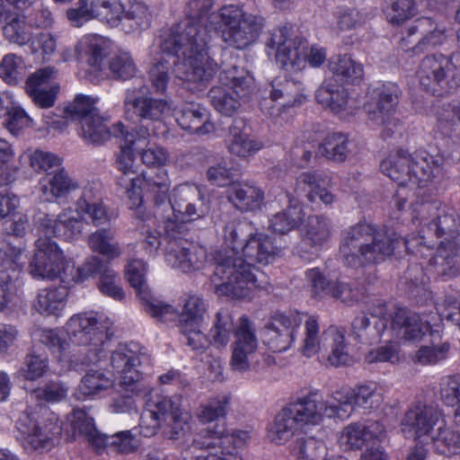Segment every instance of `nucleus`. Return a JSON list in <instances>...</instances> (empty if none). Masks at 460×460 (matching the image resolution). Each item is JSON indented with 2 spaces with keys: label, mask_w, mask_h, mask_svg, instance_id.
I'll return each mask as SVG.
<instances>
[{
  "label": "nucleus",
  "mask_w": 460,
  "mask_h": 460,
  "mask_svg": "<svg viewBox=\"0 0 460 460\" xmlns=\"http://www.w3.org/2000/svg\"><path fill=\"white\" fill-rule=\"evenodd\" d=\"M249 226L235 220L223 228V247L216 253V268L210 278L214 293L231 299L249 297L268 283L253 263L267 265L280 253L267 234L249 233Z\"/></svg>",
  "instance_id": "nucleus-1"
},
{
  "label": "nucleus",
  "mask_w": 460,
  "mask_h": 460,
  "mask_svg": "<svg viewBox=\"0 0 460 460\" xmlns=\"http://www.w3.org/2000/svg\"><path fill=\"white\" fill-rule=\"evenodd\" d=\"M213 6L212 0H188L184 7L185 18L163 35V51L172 53L178 45L183 49L182 61L176 64L175 73L180 78L200 82L212 79L217 66L207 52L210 40L208 26L202 22L208 19Z\"/></svg>",
  "instance_id": "nucleus-2"
},
{
  "label": "nucleus",
  "mask_w": 460,
  "mask_h": 460,
  "mask_svg": "<svg viewBox=\"0 0 460 460\" xmlns=\"http://www.w3.org/2000/svg\"><path fill=\"white\" fill-rule=\"evenodd\" d=\"M437 205L431 203H422L413 209L412 221L414 224H424L428 234L425 236H411L402 238V240L411 241V250H405V252L420 253V256L428 255L425 251L431 250L430 245L427 244L426 239L435 235L444 238L441 241L436 255L432 258V263L438 267V273L456 275L460 272V254L455 239L460 233V217L453 214L437 215Z\"/></svg>",
  "instance_id": "nucleus-3"
},
{
  "label": "nucleus",
  "mask_w": 460,
  "mask_h": 460,
  "mask_svg": "<svg viewBox=\"0 0 460 460\" xmlns=\"http://www.w3.org/2000/svg\"><path fill=\"white\" fill-rule=\"evenodd\" d=\"M119 138L123 141L120 143V150L117 155L116 167L121 174L117 180V184L123 190L128 208L135 210L137 218L146 221L148 215L143 204V185L145 184L147 190L153 193L155 206L159 208L167 200L170 180L166 171L155 176H147L145 172L137 173L136 164L137 154L133 145L136 139L135 129L131 132L125 129L124 136Z\"/></svg>",
  "instance_id": "nucleus-4"
},
{
  "label": "nucleus",
  "mask_w": 460,
  "mask_h": 460,
  "mask_svg": "<svg viewBox=\"0 0 460 460\" xmlns=\"http://www.w3.org/2000/svg\"><path fill=\"white\" fill-rule=\"evenodd\" d=\"M411 241L402 240L395 233L376 232L367 223H358L341 234L340 252L350 267H360L385 261L393 253L401 254L411 250Z\"/></svg>",
  "instance_id": "nucleus-5"
},
{
  "label": "nucleus",
  "mask_w": 460,
  "mask_h": 460,
  "mask_svg": "<svg viewBox=\"0 0 460 460\" xmlns=\"http://www.w3.org/2000/svg\"><path fill=\"white\" fill-rule=\"evenodd\" d=\"M111 323L95 312L72 315L66 323L71 341L82 348L81 357L71 359V364L89 366L97 364L104 357L105 347L112 336Z\"/></svg>",
  "instance_id": "nucleus-6"
},
{
  "label": "nucleus",
  "mask_w": 460,
  "mask_h": 460,
  "mask_svg": "<svg viewBox=\"0 0 460 460\" xmlns=\"http://www.w3.org/2000/svg\"><path fill=\"white\" fill-rule=\"evenodd\" d=\"M265 46L269 57L273 56L277 63L292 72L303 70L306 64L319 67L327 58L324 48L318 45L308 47L305 40L293 37L290 30L286 27L273 30Z\"/></svg>",
  "instance_id": "nucleus-7"
},
{
  "label": "nucleus",
  "mask_w": 460,
  "mask_h": 460,
  "mask_svg": "<svg viewBox=\"0 0 460 460\" xmlns=\"http://www.w3.org/2000/svg\"><path fill=\"white\" fill-rule=\"evenodd\" d=\"M169 204L171 213L161 216L165 236L184 234L185 224L205 217L210 208L202 187L190 182L174 187Z\"/></svg>",
  "instance_id": "nucleus-8"
},
{
  "label": "nucleus",
  "mask_w": 460,
  "mask_h": 460,
  "mask_svg": "<svg viewBox=\"0 0 460 460\" xmlns=\"http://www.w3.org/2000/svg\"><path fill=\"white\" fill-rule=\"evenodd\" d=\"M209 26L220 32L227 46L243 49L259 39L264 20L261 16L245 13L238 5L229 4L212 13Z\"/></svg>",
  "instance_id": "nucleus-9"
},
{
  "label": "nucleus",
  "mask_w": 460,
  "mask_h": 460,
  "mask_svg": "<svg viewBox=\"0 0 460 460\" xmlns=\"http://www.w3.org/2000/svg\"><path fill=\"white\" fill-rule=\"evenodd\" d=\"M251 433L243 429L227 432L225 425L215 424L213 428L202 429L192 440L196 449L208 454L190 456V449L182 455L184 460H243L241 452L250 444Z\"/></svg>",
  "instance_id": "nucleus-10"
},
{
  "label": "nucleus",
  "mask_w": 460,
  "mask_h": 460,
  "mask_svg": "<svg viewBox=\"0 0 460 460\" xmlns=\"http://www.w3.org/2000/svg\"><path fill=\"white\" fill-rule=\"evenodd\" d=\"M22 447L29 453L51 450L59 440L63 425L58 416L47 407L28 409L16 421Z\"/></svg>",
  "instance_id": "nucleus-11"
},
{
  "label": "nucleus",
  "mask_w": 460,
  "mask_h": 460,
  "mask_svg": "<svg viewBox=\"0 0 460 460\" xmlns=\"http://www.w3.org/2000/svg\"><path fill=\"white\" fill-rule=\"evenodd\" d=\"M155 410L146 409L140 417L139 433L144 437H152L160 427L170 439H178L189 429L191 415L182 407L180 395L164 396L157 399Z\"/></svg>",
  "instance_id": "nucleus-12"
},
{
  "label": "nucleus",
  "mask_w": 460,
  "mask_h": 460,
  "mask_svg": "<svg viewBox=\"0 0 460 460\" xmlns=\"http://www.w3.org/2000/svg\"><path fill=\"white\" fill-rule=\"evenodd\" d=\"M441 164V158L434 157L426 152H417L413 155L399 150L390 154L380 164L381 172L398 182L399 186L408 183L424 186Z\"/></svg>",
  "instance_id": "nucleus-13"
},
{
  "label": "nucleus",
  "mask_w": 460,
  "mask_h": 460,
  "mask_svg": "<svg viewBox=\"0 0 460 460\" xmlns=\"http://www.w3.org/2000/svg\"><path fill=\"white\" fill-rule=\"evenodd\" d=\"M420 85L432 93H449L460 87V55L425 57L418 71Z\"/></svg>",
  "instance_id": "nucleus-14"
},
{
  "label": "nucleus",
  "mask_w": 460,
  "mask_h": 460,
  "mask_svg": "<svg viewBox=\"0 0 460 460\" xmlns=\"http://www.w3.org/2000/svg\"><path fill=\"white\" fill-rule=\"evenodd\" d=\"M149 363V357L137 343L120 344L112 351L110 364L119 375V385L128 393L146 395L150 388L142 379L138 367Z\"/></svg>",
  "instance_id": "nucleus-15"
},
{
  "label": "nucleus",
  "mask_w": 460,
  "mask_h": 460,
  "mask_svg": "<svg viewBox=\"0 0 460 460\" xmlns=\"http://www.w3.org/2000/svg\"><path fill=\"white\" fill-rule=\"evenodd\" d=\"M220 85L209 91L211 104L219 113L232 116L240 108L241 101L252 93L253 80L243 71L233 67L220 75Z\"/></svg>",
  "instance_id": "nucleus-16"
},
{
  "label": "nucleus",
  "mask_w": 460,
  "mask_h": 460,
  "mask_svg": "<svg viewBox=\"0 0 460 460\" xmlns=\"http://www.w3.org/2000/svg\"><path fill=\"white\" fill-rule=\"evenodd\" d=\"M70 260L59 245L48 236H39L34 243L33 256L29 263V273L36 279L68 280Z\"/></svg>",
  "instance_id": "nucleus-17"
},
{
  "label": "nucleus",
  "mask_w": 460,
  "mask_h": 460,
  "mask_svg": "<svg viewBox=\"0 0 460 460\" xmlns=\"http://www.w3.org/2000/svg\"><path fill=\"white\" fill-rule=\"evenodd\" d=\"M401 90L394 83H382L369 92V100L365 104L368 121L376 127H383L386 135H392L402 126L394 117Z\"/></svg>",
  "instance_id": "nucleus-18"
},
{
  "label": "nucleus",
  "mask_w": 460,
  "mask_h": 460,
  "mask_svg": "<svg viewBox=\"0 0 460 460\" xmlns=\"http://www.w3.org/2000/svg\"><path fill=\"white\" fill-rule=\"evenodd\" d=\"M173 309L175 315L171 319L158 318L163 321L173 320L179 317V326L181 332L184 335L187 344L193 349H203L207 347V337L203 332L205 325V314L207 312V304L199 296H189L182 305L181 314H177Z\"/></svg>",
  "instance_id": "nucleus-19"
},
{
  "label": "nucleus",
  "mask_w": 460,
  "mask_h": 460,
  "mask_svg": "<svg viewBox=\"0 0 460 460\" xmlns=\"http://www.w3.org/2000/svg\"><path fill=\"white\" fill-rule=\"evenodd\" d=\"M183 234L164 236L166 241L164 258L166 263L181 272L190 273L202 270L207 263V251L202 246L189 243Z\"/></svg>",
  "instance_id": "nucleus-20"
},
{
  "label": "nucleus",
  "mask_w": 460,
  "mask_h": 460,
  "mask_svg": "<svg viewBox=\"0 0 460 460\" xmlns=\"http://www.w3.org/2000/svg\"><path fill=\"white\" fill-rule=\"evenodd\" d=\"M303 318V314L296 311L275 314L262 331L263 343L273 352L287 351L295 342Z\"/></svg>",
  "instance_id": "nucleus-21"
},
{
  "label": "nucleus",
  "mask_w": 460,
  "mask_h": 460,
  "mask_svg": "<svg viewBox=\"0 0 460 460\" xmlns=\"http://www.w3.org/2000/svg\"><path fill=\"white\" fill-rule=\"evenodd\" d=\"M440 423H443V414L438 406L419 402L405 412L401 420V431L407 438L424 441L430 439L434 428Z\"/></svg>",
  "instance_id": "nucleus-22"
},
{
  "label": "nucleus",
  "mask_w": 460,
  "mask_h": 460,
  "mask_svg": "<svg viewBox=\"0 0 460 460\" xmlns=\"http://www.w3.org/2000/svg\"><path fill=\"white\" fill-rule=\"evenodd\" d=\"M231 349L230 365L234 371L245 373L254 367L258 339L252 323L246 316L239 318Z\"/></svg>",
  "instance_id": "nucleus-23"
},
{
  "label": "nucleus",
  "mask_w": 460,
  "mask_h": 460,
  "mask_svg": "<svg viewBox=\"0 0 460 460\" xmlns=\"http://www.w3.org/2000/svg\"><path fill=\"white\" fill-rule=\"evenodd\" d=\"M147 265L142 260L132 259L126 267V278L142 300L145 311L155 318L171 319L175 315L171 305L154 297L146 281Z\"/></svg>",
  "instance_id": "nucleus-24"
},
{
  "label": "nucleus",
  "mask_w": 460,
  "mask_h": 460,
  "mask_svg": "<svg viewBox=\"0 0 460 460\" xmlns=\"http://www.w3.org/2000/svg\"><path fill=\"white\" fill-rule=\"evenodd\" d=\"M183 49L178 45L175 50L172 53L164 52L162 49L161 43L157 47H153L151 49V55L153 56L152 65L148 70L149 81L156 93H164L169 82V64L171 61L173 64V74L175 76L190 84H193V89L199 90L206 86V84L211 80L194 82L177 76L175 73L176 64L182 61Z\"/></svg>",
  "instance_id": "nucleus-25"
},
{
  "label": "nucleus",
  "mask_w": 460,
  "mask_h": 460,
  "mask_svg": "<svg viewBox=\"0 0 460 460\" xmlns=\"http://www.w3.org/2000/svg\"><path fill=\"white\" fill-rule=\"evenodd\" d=\"M39 232L47 236L52 234L67 241L77 239L83 232L84 222L77 214V208H66L56 218L39 212L34 217Z\"/></svg>",
  "instance_id": "nucleus-26"
},
{
  "label": "nucleus",
  "mask_w": 460,
  "mask_h": 460,
  "mask_svg": "<svg viewBox=\"0 0 460 460\" xmlns=\"http://www.w3.org/2000/svg\"><path fill=\"white\" fill-rule=\"evenodd\" d=\"M146 86L127 90L124 103L132 106L134 113L142 120L162 122L171 113L172 106L168 101L144 95Z\"/></svg>",
  "instance_id": "nucleus-27"
},
{
  "label": "nucleus",
  "mask_w": 460,
  "mask_h": 460,
  "mask_svg": "<svg viewBox=\"0 0 460 460\" xmlns=\"http://www.w3.org/2000/svg\"><path fill=\"white\" fill-rule=\"evenodd\" d=\"M392 331L399 339L413 342L421 341L428 332L434 341L440 338L438 329H432L427 320L405 308H397L394 311Z\"/></svg>",
  "instance_id": "nucleus-28"
},
{
  "label": "nucleus",
  "mask_w": 460,
  "mask_h": 460,
  "mask_svg": "<svg viewBox=\"0 0 460 460\" xmlns=\"http://www.w3.org/2000/svg\"><path fill=\"white\" fill-rule=\"evenodd\" d=\"M56 77L57 71L51 66L39 69L28 77L25 91L35 105L42 109L54 106L60 89Z\"/></svg>",
  "instance_id": "nucleus-29"
},
{
  "label": "nucleus",
  "mask_w": 460,
  "mask_h": 460,
  "mask_svg": "<svg viewBox=\"0 0 460 460\" xmlns=\"http://www.w3.org/2000/svg\"><path fill=\"white\" fill-rule=\"evenodd\" d=\"M385 436V425L379 421L367 424L353 422L341 430L337 443L343 451L359 450L370 442L382 441Z\"/></svg>",
  "instance_id": "nucleus-30"
},
{
  "label": "nucleus",
  "mask_w": 460,
  "mask_h": 460,
  "mask_svg": "<svg viewBox=\"0 0 460 460\" xmlns=\"http://www.w3.org/2000/svg\"><path fill=\"white\" fill-rule=\"evenodd\" d=\"M22 252L15 247H9L5 252L0 250V310L11 308L17 303L12 281L16 271L25 263Z\"/></svg>",
  "instance_id": "nucleus-31"
},
{
  "label": "nucleus",
  "mask_w": 460,
  "mask_h": 460,
  "mask_svg": "<svg viewBox=\"0 0 460 460\" xmlns=\"http://www.w3.org/2000/svg\"><path fill=\"white\" fill-rule=\"evenodd\" d=\"M97 99L92 96L78 94L64 110V117L49 112L43 115V121L49 131L62 132L67 127V119L82 123L85 118L94 117L100 112L96 108Z\"/></svg>",
  "instance_id": "nucleus-32"
},
{
  "label": "nucleus",
  "mask_w": 460,
  "mask_h": 460,
  "mask_svg": "<svg viewBox=\"0 0 460 460\" xmlns=\"http://www.w3.org/2000/svg\"><path fill=\"white\" fill-rule=\"evenodd\" d=\"M286 407L301 429L320 425L327 418L325 400L317 392H309Z\"/></svg>",
  "instance_id": "nucleus-33"
},
{
  "label": "nucleus",
  "mask_w": 460,
  "mask_h": 460,
  "mask_svg": "<svg viewBox=\"0 0 460 460\" xmlns=\"http://www.w3.org/2000/svg\"><path fill=\"white\" fill-rule=\"evenodd\" d=\"M306 281L313 296L317 298L331 296L347 305H351L360 298L359 290L352 288L346 283L327 280L317 269L306 271Z\"/></svg>",
  "instance_id": "nucleus-34"
},
{
  "label": "nucleus",
  "mask_w": 460,
  "mask_h": 460,
  "mask_svg": "<svg viewBox=\"0 0 460 460\" xmlns=\"http://www.w3.org/2000/svg\"><path fill=\"white\" fill-rule=\"evenodd\" d=\"M133 145L141 163L147 168L161 169L171 164V155L163 146L150 142V133L143 127L135 128Z\"/></svg>",
  "instance_id": "nucleus-35"
},
{
  "label": "nucleus",
  "mask_w": 460,
  "mask_h": 460,
  "mask_svg": "<svg viewBox=\"0 0 460 460\" xmlns=\"http://www.w3.org/2000/svg\"><path fill=\"white\" fill-rule=\"evenodd\" d=\"M125 134V126L117 122L109 127L100 114L88 117L79 124L78 135L87 144L102 145L111 137H120Z\"/></svg>",
  "instance_id": "nucleus-36"
},
{
  "label": "nucleus",
  "mask_w": 460,
  "mask_h": 460,
  "mask_svg": "<svg viewBox=\"0 0 460 460\" xmlns=\"http://www.w3.org/2000/svg\"><path fill=\"white\" fill-rule=\"evenodd\" d=\"M76 208L82 220L86 217L95 226L106 225L111 220V216L99 197V190L92 184L84 188L76 201Z\"/></svg>",
  "instance_id": "nucleus-37"
},
{
  "label": "nucleus",
  "mask_w": 460,
  "mask_h": 460,
  "mask_svg": "<svg viewBox=\"0 0 460 460\" xmlns=\"http://www.w3.org/2000/svg\"><path fill=\"white\" fill-rule=\"evenodd\" d=\"M303 333L301 338L300 352L306 358H312L322 350L327 349L329 327L320 331L318 318L314 315L303 314Z\"/></svg>",
  "instance_id": "nucleus-38"
},
{
  "label": "nucleus",
  "mask_w": 460,
  "mask_h": 460,
  "mask_svg": "<svg viewBox=\"0 0 460 460\" xmlns=\"http://www.w3.org/2000/svg\"><path fill=\"white\" fill-rule=\"evenodd\" d=\"M78 189V180L72 177L63 167L58 168L50 178L43 177L39 181V190L47 201L66 197Z\"/></svg>",
  "instance_id": "nucleus-39"
},
{
  "label": "nucleus",
  "mask_w": 460,
  "mask_h": 460,
  "mask_svg": "<svg viewBox=\"0 0 460 460\" xmlns=\"http://www.w3.org/2000/svg\"><path fill=\"white\" fill-rule=\"evenodd\" d=\"M176 120L182 129L195 134L206 135L215 130L207 109L195 102L185 103L176 113Z\"/></svg>",
  "instance_id": "nucleus-40"
},
{
  "label": "nucleus",
  "mask_w": 460,
  "mask_h": 460,
  "mask_svg": "<svg viewBox=\"0 0 460 460\" xmlns=\"http://www.w3.org/2000/svg\"><path fill=\"white\" fill-rule=\"evenodd\" d=\"M228 200L242 211L260 209L264 203V192L256 185L234 182L227 190Z\"/></svg>",
  "instance_id": "nucleus-41"
},
{
  "label": "nucleus",
  "mask_w": 460,
  "mask_h": 460,
  "mask_svg": "<svg viewBox=\"0 0 460 460\" xmlns=\"http://www.w3.org/2000/svg\"><path fill=\"white\" fill-rule=\"evenodd\" d=\"M319 104L335 114L349 111V101L348 93L341 84H336L333 79H326L315 93Z\"/></svg>",
  "instance_id": "nucleus-42"
},
{
  "label": "nucleus",
  "mask_w": 460,
  "mask_h": 460,
  "mask_svg": "<svg viewBox=\"0 0 460 460\" xmlns=\"http://www.w3.org/2000/svg\"><path fill=\"white\" fill-rule=\"evenodd\" d=\"M409 36L419 34L420 36L413 50L420 52L438 45H441L445 40V29L429 18L417 20L408 29Z\"/></svg>",
  "instance_id": "nucleus-43"
},
{
  "label": "nucleus",
  "mask_w": 460,
  "mask_h": 460,
  "mask_svg": "<svg viewBox=\"0 0 460 460\" xmlns=\"http://www.w3.org/2000/svg\"><path fill=\"white\" fill-rule=\"evenodd\" d=\"M111 49V41L98 34H87L81 38L75 45L78 55H86L87 62L96 71L101 70L104 58Z\"/></svg>",
  "instance_id": "nucleus-44"
},
{
  "label": "nucleus",
  "mask_w": 460,
  "mask_h": 460,
  "mask_svg": "<svg viewBox=\"0 0 460 460\" xmlns=\"http://www.w3.org/2000/svg\"><path fill=\"white\" fill-rule=\"evenodd\" d=\"M68 291L65 287L40 289L33 303L34 309L42 315L58 316L66 305Z\"/></svg>",
  "instance_id": "nucleus-45"
},
{
  "label": "nucleus",
  "mask_w": 460,
  "mask_h": 460,
  "mask_svg": "<svg viewBox=\"0 0 460 460\" xmlns=\"http://www.w3.org/2000/svg\"><path fill=\"white\" fill-rule=\"evenodd\" d=\"M262 143L242 128L241 122L230 128L227 147L229 152L241 158L253 155L262 148Z\"/></svg>",
  "instance_id": "nucleus-46"
},
{
  "label": "nucleus",
  "mask_w": 460,
  "mask_h": 460,
  "mask_svg": "<svg viewBox=\"0 0 460 460\" xmlns=\"http://www.w3.org/2000/svg\"><path fill=\"white\" fill-rule=\"evenodd\" d=\"M119 25L125 33L140 32L150 26L151 13L148 7L140 2L130 3L128 6L123 4Z\"/></svg>",
  "instance_id": "nucleus-47"
},
{
  "label": "nucleus",
  "mask_w": 460,
  "mask_h": 460,
  "mask_svg": "<svg viewBox=\"0 0 460 460\" xmlns=\"http://www.w3.org/2000/svg\"><path fill=\"white\" fill-rule=\"evenodd\" d=\"M239 320L234 323V317L228 310L218 311L209 331L208 339L207 338V345L210 343L217 349H225L228 345L231 336L234 335Z\"/></svg>",
  "instance_id": "nucleus-48"
},
{
  "label": "nucleus",
  "mask_w": 460,
  "mask_h": 460,
  "mask_svg": "<svg viewBox=\"0 0 460 460\" xmlns=\"http://www.w3.org/2000/svg\"><path fill=\"white\" fill-rule=\"evenodd\" d=\"M19 162L28 164L35 172L40 173L61 167L63 158L52 152L29 147L20 155Z\"/></svg>",
  "instance_id": "nucleus-49"
},
{
  "label": "nucleus",
  "mask_w": 460,
  "mask_h": 460,
  "mask_svg": "<svg viewBox=\"0 0 460 460\" xmlns=\"http://www.w3.org/2000/svg\"><path fill=\"white\" fill-rule=\"evenodd\" d=\"M303 242L313 248L323 247L332 234L330 220L322 216H311L302 228Z\"/></svg>",
  "instance_id": "nucleus-50"
},
{
  "label": "nucleus",
  "mask_w": 460,
  "mask_h": 460,
  "mask_svg": "<svg viewBox=\"0 0 460 460\" xmlns=\"http://www.w3.org/2000/svg\"><path fill=\"white\" fill-rule=\"evenodd\" d=\"M320 176L315 172H303L296 179L295 191L297 195H305L309 200L319 199L323 204L329 205L333 202V195L320 186Z\"/></svg>",
  "instance_id": "nucleus-51"
},
{
  "label": "nucleus",
  "mask_w": 460,
  "mask_h": 460,
  "mask_svg": "<svg viewBox=\"0 0 460 460\" xmlns=\"http://www.w3.org/2000/svg\"><path fill=\"white\" fill-rule=\"evenodd\" d=\"M351 387L343 386L334 391L329 399L325 400V409L328 419H348L355 410Z\"/></svg>",
  "instance_id": "nucleus-52"
},
{
  "label": "nucleus",
  "mask_w": 460,
  "mask_h": 460,
  "mask_svg": "<svg viewBox=\"0 0 460 460\" xmlns=\"http://www.w3.org/2000/svg\"><path fill=\"white\" fill-rule=\"evenodd\" d=\"M49 369L48 356L31 352L26 355L21 367L13 376L20 382H35L44 377Z\"/></svg>",
  "instance_id": "nucleus-53"
},
{
  "label": "nucleus",
  "mask_w": 460,
  "mask_h": 460,
  "mask_svg": "<svg viewBox=\"0 0 460 460\" xmlns=\"http://www.w3.org/2000/svg\"><path fill=\"white\" fill-rule=\"evenodd\" d=\"M89 248L108 260H115L121 255V249L115 240V233L110 228L96 230L87 238Z\"/></svg>",
  "instance_id": "nucleus-54"
},
{
  "label": "nucleus",
  "mask_w": 460,
  "mask_h": 460,
  "mask_svg": "<svg viewBox=\"0 0 460 460\" xmlns=\"http://www.w3.org/2000/svg\"><path fill=\"white\" fill-rule=\"evenodd\" d=\"M430 441L439 455L452 456L460 454V430L447 427L444 422L438 426Z\"/></svg>",
  "instance_id": "nucleus-55"
},
{
  "label": "nucleus",
  "mask_w": 460,
  "mask_h": 460,
  "mask_svg": "<svg viewBox=\"0 0 460 460\" xmlns=\"http://www.w3.org/2000/svg\"><path fill=\"white\" fill-rule=\"evenodd\" d=\"M329 70L333 75V81L354 83L363 75V66L349 55L332 57L328 63Z\"/></svg>",
  "instance_id": "nucleus-56"
},
{
  "label": "nucleus",
  "mask_w": 460,
  "mask_h": 460,
  "mask_svg": "<svg viewBox=\"0 0 460 460\" xmlns=\"http://www.w3.org/2000/svg\"><path fill=\"white\" fill-rule=\"evenodd\" d=\"M327 334L331 339L327 346V349H330L328 362L333 367L350 365L353 358L348 351L343 331L335 326H329Z\"/></svg>",
  "instance_id": "nucleus-57"
},
{
  "label": "nucleus",
  "mask_w": 460,
  "mask_h": 460,
  "mask_svg": "<svg viewBox=\"0 0 460 460\" xmlns=\"http://www.w3.org/2000/svg\"><path fill=\"white\" fill-rule=\"evenodd\" d=\"M299 429L301 428L295 418L285 407L277 414L273 423L269 427L268 438L271 442L282 444L288 441Z\"/></svg>",
  "instance_id": "nucleus-58"
},
{
  "label": "nucleus",
  "mask_w": 460,
  "mask_h": 460,
  "mask_svg": "<svg viewBox=\"0 0 460 460\" xmlns=\"http://www.w3.org/2000/svg\"><path fill=\"white\" fill-rule=\"evenodd\" d=\"M114 378L100 370H90L82 378L78 392L85 396L93 398L112 388Z\"/></svg>",
  "instance_id": "nucleus-59"
},
{
  "label": "nucleus",
  "mask_w": 460,
  "mask_h": 460,
  "mask_svg": "<svg viewBox=\"0 0 460 460\" xmlns=\"http://www.w3.org/2000/svg\"><path fill=\"white\" fill-rule=\"evenodd\" d=\"M437 130L447 137L460 135V102L456 105H447L438 111Z\"/></svg>",
  "instance_id": "nucleus-60"
},
{
  "label": "nucleus",
  "mask_w": 460,
  "mask_h": 460,
  "mask_svg": "<svg viewBox=\"0 0 460 460\" xmlns=\"http://www.w3.org/2000/svg\"><path fill=\"white\" fill-rule=\"evenodd\" d=\"M93 17L110 27H119L123 4L119 0H91Z\"/></svg>",
  "instance_id": "nucleus-61"
},
{
  "label": "nucleus",
  "mask_w": 460,
  "mask_h": 460,
  "mask_svg": "<svg viewBox=\"0 0 460 460\" xmlns=\"http://www.w3.org/2000/svg\"><path fill=\"white\" fill-rule=\"evenodd\" d=\"M351 389L355 407L372 409L377 407L382 401L378 385L375 382L359 383Z\"/></svg>",
  "instance_id": "nucleus-62"
},
{
  "label": "nucleus",
  "mask_w": 460,
  "mask_h": 460,
  "mask_svg": "<svg viewBox=\"0 0 460 460\" xmlns=\"http://www.w3.org/2000/svg\"><path fill=\"white\" fill-rule=\"evenodd\" d=\"M302 208L299 205H291L270 218V227L277 234H285L296 227L302 221Z\"/></svg>",
  "instance_id": "nucleus-63"
},
{
  "label": "nucleus",
  "mask_w": 460,
  "mask_h": 460,
  "mask_svg": "<svg viewBox=\"0 0 460 460\" xmlns=\"http://www.w3.org/2000/svg\"><path fill=\"white\" fill-rule=\"evenodd\" d=\"M439 394L442 401L454 404V418L460 423V375L447 376L439 383Z\"/></svg>",
  "instance_id": "nucleus-64"
}]
</instances>
